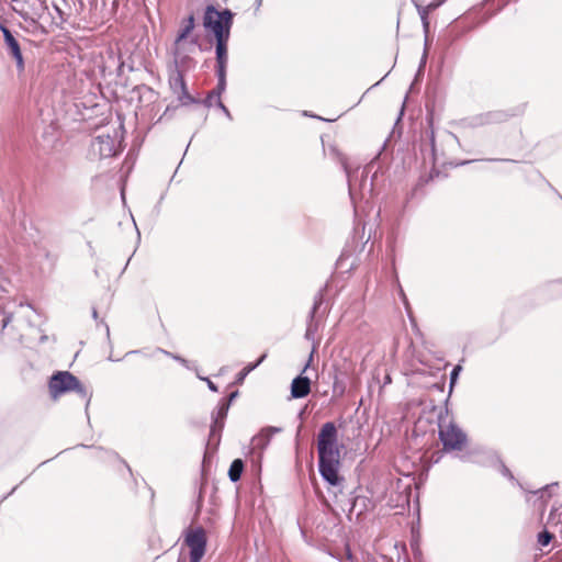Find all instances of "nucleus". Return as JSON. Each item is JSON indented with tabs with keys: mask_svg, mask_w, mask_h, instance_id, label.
<instances>
[{
	"mask_svg": "<svg viewBox=\"0 0 562 562\" xmlns=\"http://www.w3.org/2000/svg\"><path fill=\"white\" fill-rule=\"evenodd\" d=\"M422 24H423V30H424V33H425V46H428L429 20L428 19H424Z\"/></svg>",
	"mask_w": 562,
	"mask_h": 562,
	"instance_id": "31",
	"label": "nucleus"
},
{
	"mask_svg": "<svg viewBox=\"0 0 562 562\" xmlns=\"http://www.w3.org/2000/svg\"><path fill=\"white\" fill-rule=\"evenodd\" d=\"M194 29V16L190 14L182 23V26L176 37V44H179L188 37L191 31Z\"/></svg>",
	"mask_w": 562,
	"mask_h": 562,
	"instance_id": "17",
	"label": "nucleus"
},
{
	"mask_svg": "<svg viewBox=\"0 0 562 562\" xmlns=\"http://www.w3.org/2000/svg\"><path fill=\"white\" fill-rule=\"evenodd\" d=\"M318 470L322 477L331 486H342L344 477L339 474L340 447L338 431L333 422L325 423L317 436Z\"/></svg>",
	"mask_w": 562,
	"mask_h": 562,
	"instance_id": "1",
	"label": "nucleus"
},
{
	"mask_svg": "<svg viewBox=\"0 0 562 562\" xmlns=\"http://www.w3.org/2000/svg\"><path fill=\"white\" fill-rule=\"evenodd\" d=\"M316 349H317V345L314 344L313 345V348H312V351L310 353V357H308V361L307 363L305 364L304 369H303V372L306 371V369L310 367L311 362L313 361V357H314V353L316 352Z\"/></svg>",
	"mask_w": 562,
	"mask_h": 562,
	"instance_id": "34",
	"label": "nucleus"
},
{
	"mask_svg": "<svg viewBox=\"0 0 562 562\" xmlns=\"http://www.w3.org/2000/svg\"><path fill=\"white\" fill-rule=\"evenodd\" d=\"M400 294H401L405 305H407V299H406L405 293H404V291H403V289L401 286H400Z\"/></svg>",
	"mask_w": 562,
	"mask_h": 562,
	"instance_id": "40",
	"label": "nucleus"
},
{
	"mask_svg": "<svg viewBox=\"0 0 562 562\" xmlns=\"http://www.w3.org/2000/svg\"><path fill=\"white\" fill-rule=\"evenodd\" d=\"M204 380L206 381L207 386H209V389H210L211 391H213V392H216V391H217V386H216V385H215V384H214L210 379H206V378H205Z\"/></svg>",
	"mask_w": 562,
	"mask_h": 562,
	"instance_id": "36",
	"label": "nucleus"
},
{
	"mask_svg": "<svg viewBox=\"0 0 562 562\" xmlns=\"http://www.w3.org/2000/svg\"><path fill=\"white\" fill-rule=\"evenodd\" d=\"M15 490H16V486H14V487L12 488V491H11L8 495H11L13 492H15Z\"/></svg>",
	"mask_w": 562,
	"mask_h": 562,
	"instance_id": "47",
	"label": "nucleus"
},
{
	"mask_svg": "<svg viewBox=\"0 0 562 562\" xmlns=\"http://www.w3.org/2000/svg\"><path fill=\"white\" fill-rule=\"evenodd\" d=\"M237 395H238V392H237V391H235V392H233V393H231V394H229V397H228L227 400H226V398H224V400H225L226 402H229V403H231V402H232V401H233Z\"/></svg>",
	"mask_w": 562,
	"mask_h": 562,
	"instance_id": "39",
	"label": "nucleus"
},
{
	"mask_svg": "<svg viewBox=\"0 0 562 562\" xmlns=\"http://www.w3.org/2000/svg\"><path fill=\"white\" fill-rule=\"evenodd\" d=\"M546 527L558 529L562 535V503L559 506L552 507L548 516Z\"/></svg>",
	"mask_w": 562,
	"mask_h": 562,
	"instance_id": "15",
	"label": "nucleus"
},
{
	"mask_svg": "<svg viewBox=\"0 0 562 562\" xmlns=\"http://www.w3.org/2000/svg\"><path fill=\"white\" fill-rule=\"evenodd\" d=\"M215 105L226 115L228 120H233L229 110L225 106L222 100L215 101Z\"/></svg>",
	"mask_w": 562,
	"mask_h": 562,
	"instance_id": "27",
	"label": "nucleus"
},
{
	"mask_svg": "<svg viewBox=\"0 0 562 562\" xmlns=\"http://www.w3.org/2000/svg\"><path fill=\"white\" fill-rule=\"evenodd\" d=\"M177 95H178V100L181 102L182 105H188V104L199 102L195 98L190 95V93L188 92L187 89L184 91H181Z\"/></svg>",
	"mask_w": 562,
	"mask_h": 562,
	"instance_id": "23",
	"label": "nucleus"
},
{
	"mask_svg": "<svg viewBox=\"0 0 562 562\" xmlns=\"http://www.w3.org/2000/svg\"><path fill=\"white\" fill-rule=\"evenodd\" d=\"M48 389L54 400H57L61 394L74 391L86 400V407L89 406L92 396L79 379L68 371L55 372L49 379Z\"/></svg>",
	"mask_w": 562,
	"mask_h": 562,
	"instance_id": "2",
	"label": "nucleus"
},
{
	"mask_svg": "<svg viewBox=\"0 0 562 562\" xmlns=\"http://www.w3.org/2000/svg\"><path fill=\"white\" fill-rule=\"evenodd\" d=\"M447 417L439 415V439L445 451H460L467 443V435L453 422L446 423Z\"/></svg>",
	"mask_w": 562,
	"mask_h": 562,
	"instance_id": "5",
	"label": "nucleus"
},
{
	"mask_svg": "<svg viewBox=\"0 0 562 562\" xmlns=\"http://www.w3.org/2000/svg\"><path fill=\"white\" fill-rule=\"evenodd\" d=\"M92 316H93L94 319L98 318V312H97L95 308L92 310Z\"/></svg>",
	"mask_w": 562,
	"mask_h": 562,
	"instance_id": "43",
	"label": "nucleus"
},
{
	"mask_svg": "<svg viewBox=\"0 0 562 562\" xmlns=\"http://www.w3.org/2000/svg\"><path fill=\"white\" fill-rule=\"evenodd\" d=\"M280 431H281V428H278V427L263 428L258 435L252 437V439H251L252 450L254 451L259 450V452L261 453L270 443L271 437L274 434H278Z\"/></svg>",
	"mask_w": 562,
	"mask_h": 562,
	"instance_id": "11",
	"label": "nucleus"
},
{
	"mask_svg": "<svg viewBox=\"0 0 562 562\" xmlns=\"http://www.w3.org/2000/svg\"><path fill=\"white\" fill-rule=\"evenodd\" d=\"M169 85L173 93L178 94L187 89L183 75L179 70H173L169 77Z\"/></svg>",
	"mask_w": 562,
	"mask_h": 562,
	"instance_id": "16",
	"label": "nucleus"
},
{
	"mask_svg": "<svg viewBox=\"0 0 562 562\" xmlns=\"http://www.w3.org/2000/svg\"><path fill=\"white\" fill-rule=\"evenodd\" d=\"M552 539H553V533L550 532L548 529H544L538 533V543L541 547H547L551 542Z\"/></svg>",
	"mask_w": 562,
	"mask_h": 562,
	"instance_id": "22",
	"label": "nucleus"
},
{
	"mask_svg": "<svg viewBox=\"0 0 562 562\" xmlns=\"http://www.w3.org/2000/svg\"><path fill=\"white\" fill-rule=\"evenodd\" d=\"M348 179L349 195L351 201L356 204L358 200L368 201L373 193V180L369 179V169L364 168L360 172L356 170L350 172L345 166Z\"/></svg>",
	"mask_w": 562,
	"mask_h": 562,
	"instance_id": "4",
	"label": "nucleus"
},
{
	"mask_svg": "<svg viewBox=\"0 0 562 562\" xmlns=\"http://www.w3.org/2000/svg\"><path fill=\"white\" fill-rule=\"evenodd\" d=\"M311 392V381L302 374L293 379L291 383V395L293 398H303Z\"/></svg>",
	"mask_w": 562,
	"mask_h": 562,
	"instance_id": "13",
	"label": "nucleus"
},
{
	"mask_svg": "<svg viewBox=\"0 0 562 562\" xmlns=\"http://www.w3.org/2000/svg\"><path fill=\"white\" fill-rule=\"evenodd\" d=\"M416 8H417V11H418V14L420 16V20L422 22L424 21V19H428V14L431 12L430 10H428V7H423L418 3H416Z\"/></svg>",
	"mask_w": 562,
	"mask_h": 562,
	"instance_id": "25",
	"label": "nucleus"
},
{
	"mask_svg": "<svg viewBox=\"0 0 562 562\" xmlns=\"http://www.w3.org/2000/svg\"><path fill=\"white\" fill-rule=\"evenodd\" d=\"M362 504L364 505L366 503V497H360V496H357L352 499L351 504H350V508H349V513H353L356 507L358 506V504Z\"/></svg>",
	"mask_w": 562,
	"mask_h": 562,
	"instance_id": "26",
	"label": "nucleus"
},
{
	"mask_svg": "<svg viewBox=\"0 0 562 562\" xmlns=\"http://www.w3.org/2000/svg\"><path fill=\"white\" fill-rule=\"evenodd\" d=\"M334 391H337V381L334 382Z\"/></svg>",
	"mask_w": 562,
	"mask_h": 562,
	"instance_id": "46",
	"label": "nucleus"
},
{
	"mask_svg": "<svg viewBox=\"0 0 562 562\" xmlns=\"http://www.w3.org/2000/svg\"><path fill=\"white\" fill-rule=\"evenodd\" d=\"M105 330H106V335L109 336L110 335V328L109 326L105 324Z\"/></svg>",
	"mask_w": 562,
	"mask_h": 562,
	"instance_id": "44",
	"label": "nucleus"
},
{
	"mask_svg": "<svg viewBox=\"0 0 562 562\" xmlns=\"http://www.w3.org/2000/svg\"><path fill=\"white\" fill-rule=\"evenodd\" d=\"M461 371V367L460 366H457L452 369L451 373H450V386L453 385V383L456 382V380L458 379V375Z\"/></svg>",
	"mask_w": 562,
	"mask_h": 562,
	"instance_id": "30",
	"label": "nucleus"
},
{
	"mask_svg": "<svg viewBox=\"0 0 562 562\" xmlns=\"http://www.w3.org/2000/svg\"><path fill=\"white\" fill-rule=\"evenodd\" d=\"M346 555H347V558H348L349 560H351V559H352V553H351V551H350V549H349V548H347Z\"/></svg>",
	"mask_w": 562,
	"mask_h": 562,
	"instance_id": "41",
	"label": "nucleus"
},
{
	"mask_svg": "<svg viewBox=\"0 0 562 562\" xmlns=\"http://www.w3.org/2000/svg\"><path fill=\"white\" fill-rule=\"evenodd\" d=\"M244 471V462L241 459H235L228 470V476L232 482H237L240 480V476Z\"/></svg>",
	"mask_w": 562,
	"mask_h": 562,
	"instance_id": "18",
	"label": "nucleus"
},
{
	"mask_svg": "<svg viewBox=\"0 0 562 562\" xmlns=\"http://www.w3.org/2000/svg\"><path fill=\"white\" fill-rule=\"evenodd\" d=\"M184 543L190 550V562H200L206 550V536L204 529L199 527L187 530Z\"/></svg>",
	"mask_w": 562,
	"mask_h": 562,
	"instance_id": "6",
	"label": "nucleus"
},
{
	"mask_svg": "<svg viewBox=\"0 0 562 562\" xmlns=\"http://www.w3.org/2000/svg\"><path fill=\"white\" fill-rule=\"evenodd\" d=\"M512 114L504 110L488 111L477 114L471 119L472 126H484L488 124H497L507 121Z\"/></svg>",
	"mask_w": 562,
	"mask_h": 562,
	"instance_id": "8",
	"label": "nucleus"
},
{
	"mask_svg": "<svg viewBox=\"0 0 562 562\" xmlns=\"http://www.w3.org/2000/svg\"><path fill=\"white\" fill-rule=\"evenodd\" d=\"M157 350H158L159 352H161V353H164V355L168 356V357H171L172 359H175L176 361H178L179 363H181L183 367L189 368V361H188L187 359H184V358H182V357H180V356H178V355H173V353H171V352H169V351H166V350H164V349H161V348H158Z\"/></svg>",
	"mask_w": 562,
	"mask_h": 562,
	"instance_id": "24",
	"label": "nucleus"
},
{
	"mask_svg": "<svg viewBox=\"0 0 562 562\" xmlns=\"http://www.w3.org/2000/svg\"><path fill=\"white\" fill-rule=\"evenodd\" d=\"M54 10H55V12L58 14V16H59V19H60V22H64V21H65V19H64V12H63V11H61L57 5H55V7H54Z\"/></svg>",
	"mask_w": 562,
	"mask_h": 562,
	"instance_id": "37",
	"label": "nucleus"
},
{
	"mask_svg": "<svg viewBox=\"0 0 562 562\" xmlns=\"http://www.w3.org/2000/svg\"><path fill=\"white\" fill-rule=\"evenodd\" d=\"M429 139H430L431 155H432L434 160H436V147H435V134H434V131L430 132Z\"/></svg>",
	"mask_w": 562,
	"mask_h": 562,
	"instance_id": "33",
	"label": "nucleus"
},
{
	"mask_svg": "<svg viewBox=\"0 0 562 562\" xmlns=\"http://www.w3.org/2000/svg\"><path fill=\"white\" fill-rule=\"evenodd\" d=\"M547 286L550 290H552V291L555 290V289H561L562 290V278L549 281L547 283Z\"/></svg>",
	"mask_w": 562,
	"mask_h": 562,
	"instance_id": "28",
	"label": "nucleus"
},
{
	"mask_svg": "<svg viewBox=\"0 0 562 562\" xmlns=\"http://www.w3.org/2000/svg\"><path fill=\"white\" fill-rule=\"evenodd\" d=\"M13 315L7 314L4 318L2 319V330L12 322Z\"/></svg>",
	"mask_w": 562,
	"mask_h": 562,
	"instance_id": "35",
	"label": "nucleus"
},
{
	"mask_svg": "<svg viewBox=\"0 0 562 562\" xmlns=\"http://www.w3.org/2000/svg\"><path fill=\"white\" fill-rule=\"evenodd\" d=\"M228 409L229 402L222 400L217 406V411L213 414V424L210 431L211 439H214L223 430Z\"/></svg>",
	"mask_w": 562,
	"mask_h": 562,
	"instance_id": "9",
	"label": "nucleus"
},
{
	"mask_svg": "<svg viewBox=\"0 0 562 562\" xmlns=\"http://www.w3.org/2000/svg\"><path fill=\"white\" fill-rule=\"evenodd\" d=\"M503 473H504V475H507V476L512 477V474H510V472H509V470L507 468H504Z\"/></svg>",
	"mask_w": 562,
	"mask_h": 562,
	"instance_id": "42",
	"label": "nucleus"
},
{
	"mask_svg": "<svg viewBox=\"0 0 562 562\" xmlns=\"http://www.w3.org/2000/svg\"><path fill=\"white\" fill-rule=\"evenodd\" d=\"M426 59H427V46H425L424 55L420 60V67H423L426 64Z\"/></svg>",
	"mask_w": 562,
	"mask_h": 562,
	"instance_id": "38",
	"label": "nucleus"
},
{
	"mask_svg": "<svg viewBox=\"0 0 562 562\" xmlns=\"http://www.w3.org/2000/svg\"><path fill=\"white\" fill-rule=\"evenodd\" d=\"M557 487H558L557 483L551 484V485H547L546 487L540 488L539 491H537L536 494L539 495L540 499H542L543 502H547V499H549L551 497V495H552V490L557 488Z\"/></svg>",
	"mask_w": 562,
	"mask_h": 562,
	"instance_id": "21",
	"label": "nucleus"
},
{
	"mask_svg": "<svg viewBox=\"0 0 562 562\" xmlns=\"http://www.w3.org/2000/svg\"><path fill=\"white\" fill-rule=\"evenodd\" d=\"M216 76H217V85L212 90L213 95H215V101L222 100L221 97H222L223 92L226 90V74L216 72Z\"/></svg>",
	"mask_w": 562,
	"mask_h": 562,
	"instance_id": "19",
	"label": "nucleus"
},
{
	"mask_svg": "<svg viewBox=\"0 0 562 562\" xmlns=\"http://www.w3.org/2000/svg\"><path fill=\"white\" fill-rule=\"evenodd\" d=\"M92 149L101 158H109L117 153V139L109 134H101L94 137Z\"/></svg>",
	"mask_w": 562,
	"mask_h": 562,
	"instance_id": "7",
	"label": "nucleus"
},
{
	"mask_svg": "<svg viewBox=\"0 0 562 562\" xmlns=\"http://www.w3.org/2000/svg\"><path fill=\"white\" fill-rule=\"evenodd\" d=\"M446 0H434L427 4L428 10L434 11L445 3Z\"/></svg>",
	"mask_w": 562,
	"mask_h": 562,
	"instance_id": "32",
	"label": "nucleus"
},
{
	"mask_svg": "<svg viewBox=\"0 0 562 562\" xmlns=\"http://www.w3.org/2000/svg\"><path fill=\"white\" fill-rule=\"evenodd\" d=\"M228 40L216 41L215 58H216V72L226 74L228 54H227Z\"/></svg>",
	"mask_w": 562,
	"mask_h": 562,
	"instance_id": "12",
	"label": "nucleus"
},
{
	"mask_svg": "<svg viewBox=\"0 0 562 562\" xmlns=\"http://www.w3.org/2000/svg\"><path fill=\"white\" fill-rule=\"evenodd\" d=\"M0 30L3 33L4 42H5L7 46L9 47L11 55L13 56V58L16 61L18 69L23 70L24 61H23L22 52H21L18 41L14 38V36L12 35L10 30L8 27H5L4 25H0Z\"/></svg>",
	"mask_w": 562,
	"mask_h": 562,
	"instance_id": "10",
	"label": "nucleus"
},
{
	"mask_svg": "<svg viewBox=\"0 0 562 562\" xmlns=\"http://www.w3.org/2000/svg\"><path fill=\"white\" fill-rule=\"evenodd\" d=\"M267 355L263 353L255 363L247 364L238 374H237V382L241 383L244 379L252 371L255 370L265 359Z\"/></svg>",
	"mask_w": 562,
	"mask_h": 562,
	"instance_id": "20",
	"label": "nucleus"
},
{
	"mask_svg": "<svg viewBox=\"0 0 562 562\" xmlns=\"http://www.w3.org/2000/svg\"><path fill=\"white\" fill-rule=\"evenodd\" d=\"M203 104L206 108H211L215 104V95H213V91H210L206 95V98L203 100Z\"/></svg>",
	"mask_w": 562,
	"mask_h": 562,
	"instance_id": "29",
	"label": "nucleus"
},
{
	"mask_svg": "<svg viewBox=\"0 0 562 562\" xmlns=\"http://www.w3.org/2000/svg\"><path fill=\"white\" fill-rule=\"evenodd\" d=\"M262 0H256L257 7L259 8L261 5Z\"/></svg>",
	"mask_w": 562,
	"mask_h": 562,
	"instance_id": "45",
	"label": "nucleus"
},
{
	"mask_svg": "<svg viewBox=\"0 0 562 562\" xmlns=\"http://www.w3.org/2000/svg\"><path fill=\"white\" fill-rule=\"evenodd\" d=\"M233 18L231 10L218 11L213 4H209L204 11L203 26L214 34L215 41L229 40Z\"/></svg>",
	"mask_w": 562,
	"mask_h": 562,
	"instance_id": "3",
	"label": "nucleus"
},
{
	"mask_svg": "<svg viewBox=\"0 0 562 562\" xmlns=\"http://www.w3.org/2000/svg\"><path fill=\"white\" fill-rule=\"evenodd\" d=\"M322 303H323V295L321 293H318L315 296L314 305L310 313V323H308L306 331H305V338L307 340H312V341L315 340V335L317 331V324H316V322H314V317H315V313L317 312V310L319 308Z\"/></svg>",
	"mask_w": 562,
	"mask_h": 562,
	"instance_id": "14",
	"label": "nucleus"
}]
</instances>
